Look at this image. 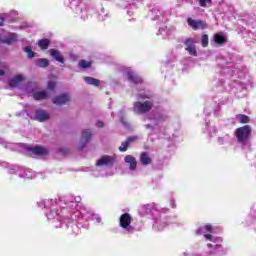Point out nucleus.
Wrapping results in <instances>:
<instances>
[{"label": "nucleus", "mask_w": 256, "mask_h": 256, "mask_svg": "<svg viewBox=\"0 0 256 256\" xmlns=\"http://www.w3.org/2000/svg\"><path fill=\"white\" fill-rule=\"evenodd\" d=\"M251 126L245 125L243 127L237 128L235 131V136L243 147L249 144V138L251 137Z\"/></svg>", "instance_id": "f257e3e1"}, {"label": "nucleus", "mask_w": 256, "mask_h": 256, "mask_svg": "<svg viewBox=\"0 0 256 256\" xmlns=\"http://www.w3.org/2000/svg\"><path fill=\"white\" fill-rule=\"evenodd\" d=\"M133 112L137 115H145L146 113H149L151 109H153V101L146 100L144 102L142 101H136L133 103Z\"/></svg>", "instance_id": "f03ea898"}, {"label": "nucleus", "mask_w": 256, "mask_h": 256, "mask_svg": "<svg viewBox=\"0 0 256 256\" xmlns=\"http://www.w3.org/2000/svg\"><path fill=\"white\" fill-rule=\"evenodd\" d=\"M150 120L152 121V123L146 124L144 127L145 129L150 130V135H155L157 133L155 131L157 129V125H159V123H163V121H167V114H155L154 118Z\"/></svg>", "instance_id": "7ed1b4c3"}, {"label": "nucleus", "mask_w": 256, "mask_h": 256, "mask_svg": "<svg viewBox=\"0 0 256 256\" xmlns=\"http://www.w3.org/2000/svg\"><path fill=\"white\" fill-rule=\"evenodd\" d=\"M31 119L34 121H39L40 123H45V121H49L51 115L47 110L38 109L34 113L30 114Z\"/></svg>", "instance_id": "20e7f679"}, {"label": "nucleus", "mask_w": 256, "mask_h": 256, "mask_svg": "<svg viewBox=\"0 0 256 256\" xmlns=\"http://www.w3.org/2000/svg\"><path fill=\"white\" fill-rule=\"evenodd\" d=\"M98 167H113L115 165V157L104 155L96 162Z\"/></svg>", "instance_id": "39448f33"}, {"label": "nucleus", "mask_w": 256, "mask_h": 256, "mask_svg": "<svg viewBox=\"0 0 256 256\" xmlns=\"http://www.w3.org/2000/svg\"><path fill=\"white\" fill-rule=\"evenodd\" d=\"M131 225V215L125 213L120 217V227L123 229H126L128 233H131L133 231V227Z\"/></svg>", "instance_id": "423d86ee"}, {"label": "nucleus", "mask_w": 256, "mask_h": 256, "mask_svg": "<svg viewBox=\"0 0 256 256\" xmlns=\"http://www.w3.org/2000/svg\"><path fill=\"white\" fill-rule=\"evenodd\" d=\"M189 27L197 31L199 29H207V22L203 20H193L192 18H188L187 20Z\"/></svg>", "instance_id": "0eeeda50"}, {"label": "nucleus", "mask_w": 256, "mask_h": 256, "mask_svg": "<svg viewBox=\"0 0 256 256\" xmlns=\"http://www.w3.org/2000/svg\"><path fill=\"white\" fill-rule=\"evenodd\" d=\"M185 49L188 51L189 55L193 57H197V48L195 47V40L193 38H188L184 42Z\"/></svg>", "instance_id": "6e6552de"}, {"label": "nucleus", "mask_w": 256, "mask_h": 256, "mask_svg": "<svg viewBox=\"0 0 256 256\" xmlns=\"http://www.w3.org/2000/svg\"><path fill=\"white\" fill-rule=\"evenodd\" d=\"M126 76L128 81H130V83H134V85H140V83H143V78H141L139 75H137V73L133 72V70L128 69L126 71Z\"/></svg>", "instance_id": "1a4fd4ad"}, {"label": "nucleus", "mask_w": 256, "mask_h": 256, "mask_svg": "<svg viewBox=\"0 0 256 256\" xmlns=\"http://www.w3.org/2000/svg\"><path fill=\"white\" fill-rule=\"evenodd\" d=\"M54 105H65V103H69L71 101V97L68 94H61L53 98Z\"/></svg>", "instance_id": "9d476101"}, {"label": "nucleus", "mask_w": 256, "mask_h": 256, "mask_svg": "<svg viewBox=\"0 0 256 256\" xmlns=\"http://www.w3.org/2000/svg\"><path fill=\"white\" fill-rule=\"evenodd\" d=\"M134 141H137V136H132L127 138L124 142L121 143V146H119V151L121 153H125V151H127V149H129V146L131 145V143H133Z\"/></svg>", "instance_id": "9b49d317"}, {"label": "nucleus", "mask_w": 256, "mask_h": 256, "mask_svg": "<svg viewBox=\"0 0 256 256\" xmlns=\"http://www.w3.org/2000/svg\"><path fill=\"white\" fill-rule=\"evenodd\" d=\"M154 229H158V231H163L167 227V221H165V216H159L153 224Z\"/></svg>", "instance_id": "f8f14e48"}, {"label": "nucleus", "mask_w": 256, "mask_h": 256, "mask_svg": "<svg viewBox=\"0 0 256 256\" xmlns=\"http://www.w3.org/2000/svg\"><path fill=\"white\" fill-rule=\"evenodd\" d=\"M124 162L129 166L130 171H135L137 169V159L133 155H126Z\"/></svg>", "instance_id": "ddd939ff"}, {"label": "nucleus", "mask_w": 256, "mask_h": 256, "mask_svg": "<svg viewBox=\"0 0 256 256\" xmlns=\"http://www.w3.org/2000/svg\"><path fill=\"white\" fill-rule=\"evenodd\" d=\"M28 151H30V153H33V155H47L49 153V151H47V148L42 146L29 147Z\"/></svg>", "instance_id": "4468645a"}, {"label": "nucleus", "mask_w": 256, "mask_h": 256, "mask_svg": "<svg viewBox=\"0 0 256 256\" xmlns=\"http://www.w3.org/2000/svg\"><path fill=\"white\" fill-rule=\"evenodd\" d=\"M153 21H160L163 23L165 21V12L161 11L159 8H154L152 10Z\"/></svg>", "instance_id": "2eb2a0df"}, {"label": "nucleus", "mask_w": 256, "mask_h": 256, "mask_svg": "<svg viewBox=\"0 0 256 256\" xmlns=\"http://www.w3.org/2000/svg\"><path fill=\"white\" fill-rule=\"evenodd\" d=\"M91 137H93V134L91 133V130L87 129L82 132V137H81V143H82V148L91 141Z\"/></svg>", "instance_id": "dca6fc26"}, {"label": "nucleus", "mask_w": 256, "mask_h": 256, "mask_svg": "<svg viewBox=\"0 0 256 256\" xmlns=\"http://www.w3.org/2000/svg\"><path fill=\"white\" fill-rule=\"evenodd\" d=\"M32 96L36 101H43L44 99H47V97H49V93L47 92V90L34 91V93H32Z\"/></svg>", "instance_id": "f3484780"}, {"label": "nucleus", "mask_w": 256, "mask_h": 256, "mask_svg": "<svg viewBox=\"0 0 256 256\" xmlns=\"http://www.w3.org/2000/svg\"><path fill=\"white\" fill-rule=\"evenodd\" d=\"M21 81H23V75L19 74L14 78L10 79L8 83L10 87L15 88V87H19V85L21 84Z\"/></svg>", "instance_id": "a211bd4d"}, {"label": "nucleus", "mask_w": 256, "mask_h": 256, "mask_svg": "<svg viewBox=\"0 0 256 256\" xmlns=\"http://www.w3.org/2000/svg\"><path fill=\"white\" fill-rule=\"evenodd\" d=\"M153 93L150 91H145V90H139V92L136 94V99L141 100V99H152Z\"/></svg>", "instance_id": "6ab92c4d"}, {"label": "nucleus", "mask_w": 256, "mask_h": 256, "mask_svg": "<svg viewBox=\"0 0 256 256\" xmlns=\"http://www.w3.org/2000/svg\"><path fill=\"white\" fill-rule=\"evenodd\" d=\"M50 54L55 59V61H58L59 63H65V59L63 58L59 50L51 49Z\"/></svg>", "instance_id": "aec40b11"}, {"label": "nucleus", "mask_w": 256, "mask_h": 256, "mask_svg": "<svg viewBox=\"0 0 256 256\" xmlns=\"http://www.w3.org/2000/svg\"><path fill=\"white\" fill-rule=\"evenodd\" d=\"M152 161L153 160L151 159V157H149V154L147 152H142L140 154V163H142L143 165H151Z\"/></svg>", "instance_id": "412c9836"}, {"label": "nucleus", "mask_w": 256, "mask_h": 256, "mask_svg": "<svg viewBox=\"0 0 256 256\" xmlns=\"http://www.w3.org/2000/svg\"><path fill=\"white\" fill-rule=\"evenodd\" d=\"M17 34L12 33L8 37L1 40V43H6V45H12V43H16Z\"/></svg>", "instance_id": "4be33fe9"}, {"label": "nucleus", "mask_w": 256, "mask_h": 256, "mask_svg": "<svg viewBox=\"0 0 256 256\" xmlns=\"http://www.w3.org/2000/svg\"><path fill=\"white\" fill-rule=\"evenodd\" d=\"M214 41L218 45H225V43H227V36L224 34H215Z\"/></svg>", "instance_id": "5701e85b"}, {"label": "nucleus", "mask_w": 256, "mask_h": 256, "mask_svg": "<svg viewBox=\"0 0 256 256\" xmlns=\"http://www.w3.org/2000/svg\"><path fill=\"white\" fill-rule=\"evenodd\" d=\"M212 227L211 225L207 224L205 226H202L196 230V235H205V233H211Z\"/></svg>", "instance_id": "b1692460"}, {"label": "nucleus", "mask_w": 256, "mask_h": 256, "mask_svg": "<svg viewBox=\"0 0 256 256\" xmlns=\"http://www.w3.org/2000/svg\"><path fill=\"white\" fill-rule=\"evenodd\" d=\"M84 81L88 85H93L94 87H99V85H101V81L93 77H84Z\"/></svg>", "instance_id": "393cba45"}, {"label": "nucleus", "mask_w": 256, "mask_h": 256, "mask_svg": "<svg viewBox=\"0 0 256 256\" xmlns=\"http://www.w3.org/2000/svg\"><path fill=\"white\" fill-rule=\"evenodd\" d=\"M35 64L37 65V67H41V68L49 67V60L45 58H41L36 60Z\"/></svg>", "instance_id": "a878e982"}, {"label": "nucleus", "mask_w": 256, "mask_h": 256, "mask_svg": "<svg viewBox=\"0 0 256 256\" xmlns=\"http://www.w3.org/2000/svg\"><path fill=\"white\" fill-rule=\"evenodd\" d=\"M140 215H147V213H151V205H143L139 208Z\"/></svg>", "instance_id": "bb28decb"}, {"label": "nucleus", "mask_w": 256, "mask_h": 256, "mask_svg": "<svg viewBox=\"0 0 256 256\" xmlns=\"http://www.w3.org/2000/svg\"><path fill=\"white\" fill-rule=\"evenodd\" d=\"M236 119L239 121V123H249V116L245 114L236 115Z\"/></svg>", "instance_id": "cd10ccee"}, {"label": "nucleus", "mask_w": 256, "mask_h": 256, "mask_svg": "<svg viewBox=\"0 0 256 256\" xmlns=\"http://www.w3.org/2000/svg\"><path fill=\"white\" fill-rule=\"evenodd\" d=\"M38 45L40 48L43 49V51L49 49V40L48 39H42L38 42Z\"/></svg>", "instance_id": "c85d7f7f"}, {"label": "nucleus", "mask_w": 256, "mask_h": 256, "mask_svg": "<svg viewBox=\"0 0 256 256\" xmlns=\"http://www.w3.org/2000/svg\"><path fill=\"white\" fill-rule=\"evenodd\" d=\"M25 53H27V57L28 59H33V57H35V52H33V49L31 48V46H26L24 48Z\"/></svg>", "instance_id": "c756f323"}, {"label": "nucleus", "mask_w": 256, "mask_h": 256, "mask_svg": "<svg viewBox=\"0 0 256 256\" xmlns=\"http://www.w3.org/2000/svg\"><path fill=\"white\" fill-rule=\"evenodd\" d=\"M201 45L202 47H207L209 45V36L207 34L202 35Z\"/></svg>", "instance_id": "7c9ffc66"}, {"label": "nucleus", "mask_w": 256, "mask_h": 256, "mask_svg": "<svg viewBox=\"0 0 256 256\" xmlns=\"http://www.w3.org/2000/svg\"><path fill=\"white\" fill-rule=\"evenodd\" d=\"M42 205H44L45 209H51L53 205V200L48 199L41 202Z\"/></svg>", "instance_id": "2f4dec72"}, {"label": "nucleus", "mask_w": 256, "mask_h": 256, "mask_svg": "<svg viewBox=\"0 0 256 256\" xmlns=\"http://www.w3.org/2000/svg\"><path fill=\"white\" fill-rule=\"evenodd\" d=\"M200 7H211V0H198Z\"/></svg>", "instance_id": "473e14b6"}, {"label": "nucleus", "mask_w": 256, "mask_h": 256, "mask_svg": "<svg viewBox=\"0 0 256 256\" xmlns=\"http://www.w3.org/2000/svg\"><path fill=\"white\" fill-rule=\"evenodd\" d=\"M79 67H81L82 69H88V67H91V62L81 60L79 62Z\"/></svg>", "instance_id": "72a5a7b5"}, {"label": "nucleus", "mask_w": 256, "mask_h": 256, "mask_svg": "<svg viewBox=\"0 0 256 256\" xmlns=\"http://www.w3.org/2000/svg\"><path fill=\"white\" fill-rule=\"evenodd\" d=\"M57 213H55V212H53L52 210L48 213V214H46V217L48 218V219H55V217H57Z\"/></svg>", "instance_id": "f704fd0d"}, {"label": "nucleus", "mask_w": 256, "mask_h": 256, "mask_svg": "<svg viewBox=\"0 0 256 256\" xmlns=\"http://www.w3.org/2000/svg\"><path fill=\"white\" fill-rule=\"evenodd\" d=\"M55 82L54 81H49L48 82V89L50 90V91H53V89H55Z\"/></svg>", "instance_id": "c9c22d12"}, {"label": "nucleus", "mask_w": 256, "mask_h": 256, "mask_svg": "<svg viewBox=\"0 0 256 256\" xmlns=\"http://www.w3.org/2000/svg\"><path fill=\"white\" fill-rule=\"evenodd\" d=\"M5 69H7V66H5V65L1 66V68H0V77H4Z\"/></svg>", "instance_id": "e433bc0d"}, {"label": "nucleus", "mask_w": 256, "mask_h": 256, "mask_svg": "<svg viewBox=\"0 0 256 256\" xmlns=\"http://www.w3.org/2000/svg\"><path fill=\"white\" fill-rule=\"evenodd\" d=\"M120 121H121L122 125H124V127L129 128V123H127V121H125V118H120Z\"/></svg>", "instance_id": "4c0bfd02"}, {"label": "nucleus", "mask_w": 256, "mask_h": 256, "mask_svg": "<svg viewBox=\"0 0 256 256\" xmlns=\"http://www.w3.org/2000/svg\"><path fill=\"white\" fill-rule=\"evenodd\" d=\"M93 220L96 221V223H101V217H99V215H94Z\"/></svg>", "instance_id": "58836bf2"}, {"label": "nucleus", "mask_w": 256, "mask_h": 256, "mask_svg": "<svg viewBox=\"0 0 256 256\" xmlns=\"http://www.w3.org/2000/svg\"><path fill=\"white\" fill-rule=\"evenodd\" d=\"M205 239H208V241H213V236L211 234H204Z\"/></svg>", "instance_id": "ea45409f"}, {"label": "nucleus", "mask_w": 256, "mask_h": 256, "mask_svg": "<svg viewBox=\"0 0 256 256\" xmlns=\"http://www.w3.org/2000/svg\"><path fill=\"white\" fill-rule=\"evenodd\" d=\"M6 15H1L0 16V27H3V21H5Z\"/></svg>", "instance_id": "a19ab883"}, {"label": "nucleus", "mask_w": 256, "mask_h": 256, "mask_svg": "<svg viewBox=\"0 0 256 256\" xmlns=\"http://www.w3.org/2000/svg\"><path fill=\"white\" fill-rule=\"evenodd\" d=\"M219 145H223L225 143V138H218Z\"/></svg>", "instance_id": "79ce46f5"}, {"label": "nucleus", "mask_w": 256, "mask_h": 256, "mask_svg": "<svg viewBox=\"0 0 256 256\" xmlns=\"http://www.w3.org/2000/svg\"><path fill=\"white\" fill-rule=\"evenodd\" d=\"M96 127H103V122L102 121H98L96 123Z\"/></svg>", "instance_id": "37998d69"}, {"label": "nucleus", "mask_w": 256, "mask_h": 256, "mask_svg": "<svg viewBox=\"0 0 256 256\" xmlns=\"http://www.w3.org/2000/svg\"><path fill=\"white\" fill-rule=\"evenodd\" d=\"M171 205H172L173 208H175V207H176V206H175V201L172 200V201H171Z\"/></svg>", "instance_id": "c03bdc74"}, {"label": "nucleus", "mask_w": 256, "mask_h": 256, "mask_svg": "<svg viewBox=\"0 0 256 256\" xmlns=\"http://www.w3.org/2000/svg\"><path fill=\"white\" fill-rule=\"evenodd\" d=\"M215 249H221V245H215Z\"/></svg>", "instance_id": "a18cd8bd"}, {"label": "nucleus", "mask_w": 256, "mask_h": 256, "mask_svg": "<svg viewBox=\"0 0 256 256\" xmlns=\"http://www.w3.org/2000/svg\"><path fill=\"white\" fill-rule=\"evenodd\" d=\"M80 200H81V198H79V197H78V198H75V201H76V202H79Z\"/></svg>", "instance_id": "49530a36"}, {"label": "nucleus", "mask_w": 256, "mask_h": 256, "mask_svg": "<svg viewBox=\"0 0 256 256\" xmlns=\"http://www.w3.org/2000/svg\"><path fill=\"white\" fill-rule=\"evenodd\" d=\"M207 247L211 248L213 247V244H207Z\"/></svg>", "instance_id": "de8ad7c7"}, {"label": "nucleus", "mask_w": 256, "mask_h": 256, "mask_svg": "<svg viewBox=\"0 0 256 256\" xmlns=\"http://www.w3.org/2000/svg\"><path fill=\"white\" fill-rule=\"evenodd\" d=\"M162 31H165V28H161V29L159 30L160 33H161Z\"/></svg>", "instance_id": "09e8293b"}, {"label": "nucleus", "mask_w": 256, "mask_h": 256, "mask_svg": "<svg viewBox=\"0 0 256 256\" xmlns=\"http://www.w3.org/2000/svg\"><path fill=\"white\" fill-rule=\"evenodd\" d=\"M56 227H61V224L60 225H56Z\"/></svg>", "instance_id": "8fccbe9b"}, {"label": "nucleus", "mask_w": 256, "mask_h": 256, "mask_svg": "<svg viewBox=\"0 0 256 256\" xmlns=\"http://www.w3.org/2000/svg\"><path fill=\"white\" fill-rule=\"evenodd\" d=\"M2 40H3V39L0 38V43H1Z\"/></svg>", "instance_id": "3c124183"}]
</instances>
